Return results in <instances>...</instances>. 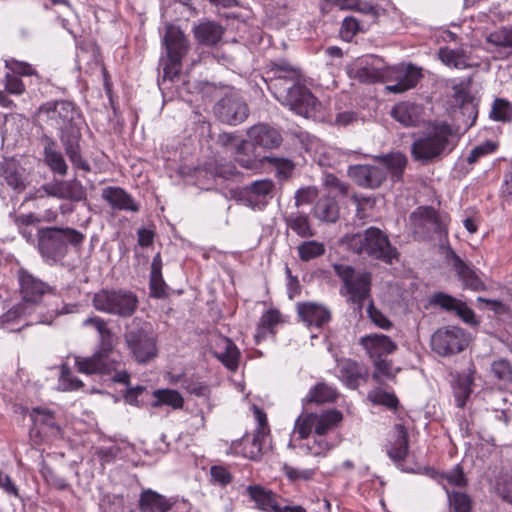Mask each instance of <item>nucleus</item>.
<instances>
[{
    "mask_svg": "<svg viewBox=\"0 0 512 512\" xmlns=\"http://www.w3.org/2000/svg\"><path fill=\"white\" fill-rule=\"evenodd\" d=\"M473 381L472 372L460 374L457 377L454 387V397L457 407L463 408L465 406L467 399L472 393Z\"/></svg>",
    "mask_w": 512,
    "mask_h": 512,
    "instance_id": "37998d69",
    "label": "nucleus"
},
{
    "mask_svg": "<svg viewBox=\"0 0 512 512\" xmlns=\"http://www.w3.org/2000/svg\"><path fill=\"white\" fill-rule=\"evenodd\" d=\"M343 419L340 411L332 409L322 414H315L314 432L318 437H324L326 433L336 427Z\"/></svg>",
    "mask_w": 512,
    "mask_h": 512,
    "instance_id": "c9c22d12",
    "label": "nucleus"
},
{
    "mask_svg": "<svg viewBox=\"0 0 512 512\" xmlns=\"http://www.w3.org/2000/svg\"><path fill=\"white\" fill-rule=\"evenodd\" d=\"M388 66L377 56L359 58L350 70L353 78L362 83L386 82Z\"/></svg>",
    "mask_w": 512,
    "mask_h": 512,
    "instance_id": "4468645a",
    "label": "nucleus"
},
{
    "mask_svg": "<svg viewBox=\"0 0 512 512\" xmlns=\"http://www.w3.org/2000/svg\"><path fill=\"white\" fill-rule=\"evenodd\" d=\"M452 266L463 288L474 292L486 290V285L477 273V270L464 262L457 254L452 253Z\"/></svg>",
    "mask_w": 512,
    "mask_h": 512,
    "instance_id": "4be33fe9",
    "label": "nucleus"
},
{
    "mask_svg": "<svg viewBox=\"0 0 512 512\" xmlns=\"http://www.w3.org/2000/svg\"><path fill=\"white\" fill-rule=\"evenodd\" d=\"M469 344V335L462 328L449 326L440 328L431 337L433 351L441 356L462 352Z\"/></svg>",
    "mask_w": 512,
    "mask_h": 512,
    "instance_id": "9d476101",
    "label": "nucleus"
},
{
    "mask_svg": "<svg viewBox=\"0 0 512 512\" xmlns=\"http://www.w3.org/2000/svg\"><path fill=\"white\" fill-rule=\"evenodd\" d=\"M314 216L321 221L334 223L339 218V207L333 197H322L314 207Z\"/></svg>",
    "mask_w": 512,
    "mask_h": 512,
    "instance_id": "4c0bfd02",
    "label": "nucleus"
},
{
    "mask_svg": "<svg viewBox=\"0 0 512 512\" xmlns=\"http://www.w3.org/2000/svg\"><path fill=\"white\" fill-rule=\"evenodd\" d=\"M274 188L275 184L270 179L254 181L244 188L243 199L253 209H262L273 198Z\"/></svg>",
    "mask_w": 512,
    "mask_h": 512,
    "instance_id": "6ab92c4d",
    "label": "nucleus"
},
{
    "mask_svg": "<svg viewBox=\"0 0 512 512\" xmlns=\"http://www.w3.org/2000/svg\"><path fill=\"white\" fill-rule=\"evenodd\" d=\"M459 302L460 300L445 293H437L431 299V304L440 306L446 311H455Z\"/></svg>",
    "mask_w": 512,
    "mask_h": 512,
    "instance_id": "69168bd1",
    "label": "nucleus"
},
{
    "mask_svg": "<svg viewBox=\"0 0 512 512\" xmlns=\"http://www.w3.org/2000/svg\"><path fill=\"white\" fill-rule=\"evenodd\" d=\"M297 250L299 258L307 262L322 256L325 253V246L321 242L311 240L302 242Z\"/></svg>",
    "mask_w": 512,
    "mask_h": 512,
    "instance_id": "09e8293b",
    "label": "nucleus"
},
{
    "mask_svg": "<svg viewBox=\"0 0 512 512\" xmlns=\"http://www.w3.org/2000/svg\"><path fill=\"white\" fill-rule=\"evenodd\" d=\"M338 396L337 390L326 384L318 383L309 392L306 397L307 402L326 403L334 401Z\"/></svg>",
    "mask_w": 512,
    "mask_h": 512,
    "instance_id": "c03bdc74",
    "label": "nucleus"
},
{
    "mask_svg": "<svg viewBox=\"0 0 512 512\" xmlns=\"http://www.w3.org/2000/svg\"><path fill=\"white\" fill-rule=\"evenodd\" d=\"M246 493L255 502L256 507L264 512H275L278 504L271 490H267L260 485H250L246 488Z\"/></svg>",
    "mask_w": 512,
    "mask_h": 512,
    "instance_id": "473e14b6",
    "label": "nucleus"
},
{
    "mask_svg": "<svg viewBox=\"0 0 512 512\" xmlns=\"http://www.w3.org/2000/svg\"><path fill=\"white\" fill-rule=\"evenodd\" d=\"M282 470L286 477L291 481H309L314 478L318 466L294 467L290 464H283Z\"/></svg>",
    "mask_w": 512,
    "mask_h": 512,
    "instance_id": "de8ad7c7",
    "label": "nucleus"
},
{
    "mask_svg": "<svg viewBox=\"0 0 512 512\" xmlns=\"http://www.w3.org/2000/svg\"><path fill=\"white\" fill-rule=\"evenodd\" d=\"M488 41L496 46L512 49V26L503 27L490 34Z\"/></svg>",
    "mask_w": 512,
    "mask_h": 512,
    "instance_id": "4d7b16f0",
    "label": "nucleus"
},
{
    "mask_svg": "<svg viewBox=\"0 0 512 512\" xmlns=\"http://www.w3.org/2000/svg\"><path fill=\"white\" fill-rule=\"evenodd\" d=\"M102 198L113 208L117 210H126L137 212L138 204L133 198L120 187H106L102 190Z\"/></svg>",
    "mask_w": 512,
    "mask_h": 512,
    "instance_id": "bb28decb",
    "label": "nucleus"
},
{
    "mask_svg": "<svg viewBox=\"0 0 512 512\" xmlns=\"http://www.w3.org/2000/svg\"><path fill=\"white\" fill-rule=\"evenodd\" d=\"M223 33L224 29L222 26L212 21L201 23L194 29V35L197 41L208 46L218 43Z\"/></svg>",
    "mask_w": 512,
    "mask_h": 512,
    "instance_id": "72a5a7b5",
    "label": "nucleus"
},
{
    "mask_svg": "<svg viewBox=\"0 0 512 512\" xmlns=\"http://www.w3.org/2000/svg\"><path fill=\"white\" fill-rule=\"evenodd\" d=\"M349 176L364 188H378L387 178V171L380 163L374 165H354L348 169Z\"/></svg>",
    "mask_w": 512,
    "mask_h": 512,
    "instance_id": "a211bd4d",
    "label": "nucleus"
},
{
    "mask_svg": "<svg viewBox=\"0 0 512 512\" xmlns=\"http://www.w3.org/2000/svg\"><path fill=\"white\" fill-rule=\"evenodd\" d=\"M298 447L305 454L311 455L314 458L325 457L331 449L329 442L324 437H318L317 435Z\"/></svg>",
    "mask_w": 512,
    "mask_h": 512,
    "instance_id": "a18cd8bd",
    "label": "nucleus"
},
{
    "mask_svg": "<svg viewBox=\"0 0 512 512\" xmlns=\"http://www.w3.org/2000/svg\"><path fill=\"white\" fill-rule=\"evenodd\" d=\"M41 121L59 130V138L71 163L89 171V164L81 156V128L84 124L80 111L70 101H50L38 109Z\"/></svg>",
    "mask_w": 512,
    "mask_h": 512,
    "instance_id": "f257e3e1",
    "label": "nucleus"
},
{
    "mask_svg": "<svg viewBox=\"0 0 512 512\" xmlns=\"http://www.w3.org/2000/svg\"><path fill=\"white\" fill-rule=\"evenodd\" d=\"M410 223L414 233L425 235L430 231L442 234L446 228V221L432 207H419L410 215Z\"/></svg>",
    "mask_w": 512,
    "mask_h": 512,
    "instance_id": "dca6fc26",
    "label": "nucleus"
},
{
    "mask_svg": "<svg viewBox=\"0 0 512 512\" xmlns=\"http://www.w3.org/2000/svg\"><path fill=\"white\" fill-rule=\"evenodd\" d=\"M44 160L52 172L61 176L67 174L68 166L60 151L57 150V145L54 140L49 139L44 146Z\"/></svg>",
    "mask_w": 512,
    "mask_h": 512,
    "instance_id": "f704fd0d",
    "label": "nucleus"
},
{
    "mask_svg": "<svg viewBox=\"0 0 512 512\" xmlns=\"http://www.w3.org/2000/svg\"><path fill=\"white\" fill-rule=\"evenodd\" d=\"M375 160L387 171L392 181H399L407 165V157L401 152L376 156Z\"/></svg>",
    "mask_w": 512,
    "mask_h": 512,
    "instance_id": "7c9ffc66",
    "label": "nucleus"
},
{
    "mask_svg": "<svg viewBox=\"0 0 512 512\" xmlns=\"http://www.w3.org/2000/svg\"><path fill=\"white\" fill-rule=\"evenodd\" d=\"M214 355L229 370L235 371L239 363V350L236 345L226 337H218L214 345Z\"/></svg>",
    "mask_w": 512,
    "mask_h": 512,
    "instance_id": "c85d7f7f",
    "label": "nucleus"
},
{
    "mask_svg": "<svg viewBox=\"0 0 512 512\" xmlns=\"http://www.w3.org/2000/svg\"><path fill=\"white\" fill-rule=\"evenodd\" d=\"M153 395L156 399L152 404L154 407L165 404L172 406L174 409H178L183 406V397L175 390L160 389L154 391Z\"/></svg>",
    "mask_w": 512,
    "mask_h": 512,
    "instance_id": "49530a36",
    "label": "nucleus"
},
{
    "mask_svg": "<svg viewBox=\"0 0 512 512\" xmlns=\"http://www.w3.org/2000/svg\"><path fill=\"white\" fill-rule=\"evenodd\" d=\"M359 344L371 360L392 354L398 348V345L389 336L378 333L362 336L359 339Z\"/></svg>",
    "mask_w": 512,
    "mask_h": 512,
    "instance_id": "412c9836",
    "label": "nucleus"
},
{
    "mask_svg": "<svg viewBox=\"0 0 512 512\" xmlns=\"http://www.w3.org/2000/svg\"><path fill=\"white\" fill-rule=\"evenodd\" d=\"M496 148V145L493 143V142H485V143H482L476 147H474L468 157H467V162L469 164H474L476 163L481 157L489 154V153H492Z\"/></svg>",
    "mask_w": 512,
    "mask_h": 512,
    "instance_id": "338daca9",
    "label": "nucleus"
},
{
    "mask_svg": "<svg viewBox=\"0 0 512 512\" xmlns=\"http://www.w3.org/2000/svg\"><path fill=\"white\" fill-rule=\"evenodd\" d=\"M361 30L359 21L352 16L345 17L340 28V36L344 41H351Z\"/></svg>",
    "mask_w": 512,
    "mask_h": 512,
    "instance_id": "13d9d810",
    "label": "nucleus"
},
{
    "mask_svg": "<svg viewBox=\"0 0 512 512\" xmlns=\"http://www.w3.org/2000/svg\"><path fill=\"white\" fill-rule=\"evenodd\" d=\"M163 43L169 60L164 68V76L172 78L180 71L182 59L189 50V42L180 28L168 25Z\"/></svg>",
    "mask_w": 512,
    "mask_h": 512,
    "instance_id": "6e6552de",
    "label": "nucleus"
},
{
    "mask_svg": "<svg viewBox=\"0 0 512 512\" xmlns=\"http://www.w3.org/2000/svg\"><path fill=\"white\" fill-rule=\"evenodd\" d=\"M315 413H302L297 417L294 423L292 437L298 439H307L314 429ZM294 438H292L288 444L289 448L295 449L296 445L293 444Z\"/></svg>",
    "mask_w": 512,
    "mask_h": 512,
    "instance_id": "79ce46f5",
    "label": "nucleus"
},
{
    "mask_svg": "<svg viewBox=\"0 0 512 512\" xmlns=\"http://www.w3.org/2000/svg\"><path fill=\"white\" fill-rule=\"evenodd\" d=\"M37 249L46 260L57 262L62 260L68 252V245H80L84 235L70 227H42L37 229Z\"/></svg>",
    "mask_w": 512,
    "mask_h": 512,
    "instance_id": "39448f33",
    "label": "nucleus"
},
{
    "mask_svg": "<svg viewBox=\"0 0 512 512\" xmlns=\"http://www.w3.org/2000/svg\"><path fill=\"white\" fill-rule=\"evenodd\" d=\"M264 160L272 164L283 178H288L294 170V163L287 158L267 156Z\"/></svg>",
    "mask_w": 512,
    "mask_h": 512,
    "instance_id": "bf43d9fd",
    "label": "nucleus"
},
{
    "mask_svg": "<svg viewBox=\"0 0 512 512\" xmlns=\"http://www.w3.org/2000/svg\"><path fill=\"white\" fill-rule=\"evenodd\" d=\"M297 312L307 326L322 327L330 320V311L323 305L304 302L297 305Z\"/></svg>",
    "mask_w": 512,
    "mask_h": 512,
    "instance_id": "a878e982",
    "label": "nucleus"
},
{
    "mask_svg": "<svg viewBox=\"0 0 512 512\" xmlns=\"http://www.w3.org/2000/svg\"><path fill=\"white\" fill-rule=\"evenodd\" d=\"M491 371L493 375L505 384L512 383V364L505 359H499L492 363Z\"/></svg>",
    "mask_w": 512,
    "mask_h": 512,
    "instance_id": "864d4df0",
    "label": "nucleus"
},
{
    "mask_svg": "<svg viewBox=\"0 0 512 512\" xmlns=\"http://www.w3.org/2000/svg\"><path fill=\"white\" fill-rule=\"evenodd\" d=\"M455 145L453 128L446 122H434L413 142L411 154L415 160L427 163L450 153Z\"/></svg>",
    "mask_w": 512,
    "mask_h": 512,
    "instance_id": "20e7f679",
    "label": "nucleus"
},
{
    "mask_svg": "<svg viewBox=\"0 0 512 512\" xmlns=\"http://www.w3.org/2000/svg\"><path fill=\"white\" fill-rule=\"evenodd\" d=\"M372 361H373V365H374V368H375V371L373 373V379L378 381L380 376H384V377H387V378H394L395 377L396 372L398 371V369L394 370L392 368V363L390 361H388L386 359H383V357L382 358L374 359Z\"/></svg>",
    "mask_w": 512,
    "mask_h": 512,
    "instance_id": "052dcab7",
    "label": "nucleus"
},
{
    "mask_svg": "<svg viewBox=\"0 0 512 512\" xmlns=\"http://www.w3.org/2000/svg\"><path fill=\"white\" fill-rule=\"evenodd\" d=\"M367 314L369 319L377 327L389 330L392 327V322L379 310L371 301L367 307Z\"/></svg>",
    "mask_w": 512,
    "mask_h": 512,
    "instance_id": "680f3d73",
    "label": "nucleus"
},
{
    "mask_svg": "<svg viewBox=\"0 0 512 512\" xmlns=\"http://www.w3.org/2000/svg\"><path fill=\"white\" fill-rule=\"evenodd\" d=\"M140 510L142 512H166L170 509V503L160 494L147 490L140 496Z\"/></svg>",
    "mask_w": 512,
    "mask_h": 512,
    "instance_id": "e433bc0d",
    "label": "nucleus"
},
{
    "mask_svg": "<svg viewBox=\"0 0 512 512\" xmlns=\"http://www.w3.org/2000/svg\"><path fill=\"white\" fill-rule=\"evenodd\" d=\"M299 73L295 69L277 66L275 76L268 83L274 97L298 115L309 117L318 108L316 97L298 82Z\"/></svg>",
    "mask_w": 512,
    "mask_h": 512,
    "instance_id": "f03ea898",
    "label": "nucleus"
},
{
    "mask_svg": "<svg viewBox=\"0 0 512 512\" xmlns=\"http://www.w3.org/2000/svg\"><path fill=\"white\" fill-rule=\"evenodd\" d=\"M333 270L343 283L340 289L341 295L361 310L363 302L370 298L371 273L356 271L352 266L342 263L333 264Z\"/></svg>",
    "mask_w": 512,
    "mask_h": 512,
    "instance_id": "423d86ee",
    "label": "nucleus"
},
{
    "mask_svg": "<svg viewBox=\"0 0 512 512\" xmlns=\"http://www.w3.org/2000/svg\"><path fill=\"white\" fill-rule=\"evenodd\" d=\"M138 304L137 295L126 289H101L92 298V305L97 311L119 318L133 316Z\"/></svg>",
    "mask_w": 512,
    "mask_h": 512,
    "instance_id": "0eeeda50",
    "label": "nucleus"
},
{
    "mask_svg": "<svg viewBox=\"0 0 512 512\" xmlns=\"http://www.w3.org/2000/svg\"><path fill=\"white\" fill-rule=\"evenodd\" d=\"M247 135L251 144L255 147H262L264 149L277 148L282 143V137L280 133L265 124H258L252 126Z\"/></svg>",
    "mask_w": 512,
    "mask_h": 512,
    "instance_id": "393cba45",
    "label": "nucleus"
},
{
    "mask_svg": "<svg viewBox=\"0 0 512 512\" xmlns=\"http://www.w3.org/2000/svg\"><path fill=\"white\" fill-rule=\"evenodd\" d=\"M438 58L444 65L458 70L472 67L470 52L462 47H441L438 51Z\"/></svg>",
    "mask_w": 512,
    "mask_h": 512,
    "instance_id": "c756f323",
    "label": "nucleus"
},
{
    "mask_svg": "<svg viewBox=\"0 0 512 512\" xmlns=\"http://www.w3.org/2000/svg\"><path fill=\"white\" fill-rule=\"evenodd\" d=\"M28 308L22 303L15 304L5 314L0 316V327L15 330L11 325L27 313Z\"/></svg>",
    "mask_w": 512,
    "mask_h": 512,
    "instance_id": "603ef678",
    "label": "nucleus"
},
{
    "mask_svg": "<svg viewBox=\"0 0 512 512\" xmlns=\"http://www.w3.org/2000/svg\"><path fill=\"white\" fill-rule=\"evenodd\" d=\"M217 118L229 125H237L245 121L249 115L246 102L236 94H230L219 100L214 106Z\"/></svg>",
    "mask_w": 512,
    "mask_h": 512,
    "instance_id": "ddd939ff",
    "label": "nucleus"
},
{
    "mask_svg": "<svg viewBox=\"0 0 512 512\" xmlns=\"http://www.w3.org/2000/svg\"><path fill=\"white\" fill-rule=\"evenodd\" d=\"M491 114L496 120L509 121L512 119V105L508 101L497 99L493 105Z\"/></svg>",
    "mask_w": 512,
    "mask_h": 512,
    "instance_id": "e2e57ef3",
    "label": "nucleus"
},
{
    "mask_svg": "<svg viewBox=\"0 0 512 512\" xmlns=\"http://www.w3.org/2000/svg\"><path fill=\"white\" fill-rule=\"evenodd\" d=\"M10 217L12 218L18 233L26 240V242L29 244H35L37 237H35L34 230L37 224L41 222V219L32 212L11 214Z\"/></svg>",
    "mask_w": 512,
    "mask_h": 512,
    "instance_id": "2f4dec72",
    "label": "nucleus"
},
{
    "mask_svg": "<svg viewBox=\"0 0 512 512\" xmlns=\"http://www.w3.org/2000/svg\"><path fill=\"white\" fill-rule=\"evenodd\" d=\"M5 90L10 94L21 95L25 92V85L18 76L8 72L5 75Z\"/></svg>",
    "mask_w": 512,
    "mask_h": 512,
    "instance_id": "774afa93",
    "label": "nucleus"
},
{
    "mask_svg": "<svg viewBox=\"0 0 512 512\" xmlns=\"http://www.w3.org/2000/svg\"><path fill=\"white\" fill-rule=\"evenodd\" d=\"M390 115L404 127H417L424 122L425 109L420 104L402 101L393 106Z\"/></svg>",
    "mask_w": 512,
    "mask_h": 512,
    "instance_id": "aec40b11",
    "label": "nucleus"
},
{
    "mask_svg": "<svg viewBox=\"0 0 512 512\" xmlns=\"http://www.w3.org/2000/svg\"><path fill=\"white\" fill-rule=\"evenodd\" d=\"M449 505L454 512H471L472 500L469 495L459 491H448Z\"/></svg>",
    "mask_w": 512,
    "mask_h": 512,
    "instance_id": "8fccbe9b",
    "label": "nucleus"
},
{
    "mask_svg": "<svg viewBox=\"0 0 512 512\" xmlns=\"http://www.w3.org/2000/svg\"><path fill=\"white\" fill-rule=\"evenodd\" d=\"M422 77L421 69L413 65L388 66L386 82L395 81V84L387 85L385 90L390 93H403L414 88Z\"/></svg>",
    "mask_w": 512,
    "mask_h": 512,
    "instance_id": "2eb2a0df",
    "label": "nucleus"
},
{
    "mask_svg": "<svg viewBox=\"0 0 512 512\" xmlns=\"http://www.w3.org/2000/svg\"><path fill=\"white\" fill-rule=\"evenodd\" d=\"M22 303L29 308L39 304L43 296L55 294V289L34 276L28 270L20 268L17 272Z\"/></svg>",
    "mask_w": 512,
    "mask_h": 512,
    "instance_id": "9b49d317",
    "label": "nucleus"
},
{
    "mask_svg": "<svg viewBox=\"0 0 512 512\" xmlns=\"http://www.w3.org/2000/svg\"><path fill=\"white\" fill-rule=\"evenodd\" d=\"M84 326H92L99 334L100 347L105 350H113V334L107 326L106 320L99 316L89 317L83 321Z\"/></svg>",
    "mask_w": 512,
    "mask_h": 512,
    "instance_id": "ea45409f",
    "label": "nucleus"
},
{
    "mask_svg": "<svg viewBox=\"0 0 512 512\" xmlns=\"http://www.w3.org/2000/svg\"><path fill=\"white\" fill-rule=\"evenodd\" d=\"M408 432L402 424H396L393 428V439L387 446V454L394 462H402L408 455Z\"/></svg>",
    "mask_w": 512,
    "mask_h": 512,
    "instance_id": "cd10ccee",
    "label": "nucleus"
},
{
    "mask_svg": "<svg viewBox=\"0 0 512 512\" xmlns=\"http://www.w3.org/2000/svg\"><path fill=\"white\" fill-rule=\"evenodd\" d=\"M237 143H239V145L237 146L236 151V162L247 169H254L258 167L257 158L255 156L245 154V150L249 148V143L246 141H237Z\"/></svg>",
    "mask_w": 512,
    "mask_h": 512,
    "instance_id": "5fc2aeb1",
    "label": "nucleus"
},
{
    "mask_svg": "<svg viewBox=\"0 0 512 512\" xmlns=\"http://www.w3.org/2000/svg\"><path fill=\"white\" fill-rule=\"evenodd\" d=\"M212 482L220 486H226L232 482V475L229 470L221 465H214L210 468Z\"/></svg>",
    "mask_w": 512,
    "mask_h": 512,
    "instance_id": "0e129e2a",
    "label": "nucleus"
},
{
    "mask_svg": "<svg viewBox=\"0 0 512 512\" xmlns=\"http://www.w3.org/2000/svg\"><path fill=\"white\" fill-rule=\"evenodd\" d=\"M339 379L350 389L358 388L361 383H365L368 379V369L351 359H344L339 362Z\"/></svg>",
    "mask_w": 512,
    "mask_h": 512,
    "instance_id": "5701e85b",
    "label": "nucleus"
},
{
    "mask_svg": "<svg viewBox=\"0 0 512 512\" xmlns=\"http://www.w3.org/2000/svg\"><path fill=\"white\" fill-rule=\"evenodd\" d=\"M41 190L48 196L75 202L83 201L87 196L85 187L77 179L46 183Z\"/></svg>",
    "mask_w": 512,
    "mask_h": 512,
    "instance_id": "f3484780",
    "label": "nucleus"
},
{
    "mask_svg": "<svg viewBox=\"0 0 512 512\" xmlns=\"http://www.w3.org/2000/svg\"><path fill=\"white\" fill-rule=\"evenodd\" d=\"M5 68H7L10 73L18 77L32 76L36 74V70L29 63L21 62L14 58L5 60Z\"/></svg>",
    "mask_w": 512,
    "mask_h": 512,
    "instance_id": "6e6d98bb",
    "label": "nucleus"
},
{
    "mask_svg": "<svg viewBox=\"0 0 512 512\" xmlns=\"http://www.w3.org/2000/svg\"><path fill=\"white\" fill-rule=\"evenodd\" d=\"M367 397L372 403L384 405L388 408H396L398 405V399L393 393L386 392L380 388L371 390Z\"/></svg>",
    "mask_w": 512,
    "mask_h": 512,
    "instance_id": "3c124183",
    "label": "nucleus"
},
{
    "mask_svg": "<svg viewBox=\"0 0 512 512\" xmlns=\"http://www.w3.org/2000/svg\"><path fill=\"white\" fill-rule=\"evenodd\" d=\"M267 437L265 431L254 432L252 436H244L239 441H234L231 450L237 455L256 460L262 455L263 446Z\"/></svg>",
    "mask_w": 512,
    "mask_h": 512,
    "instance_id": "b1692460",
    "label": "nucleus"
},
{
    "mask_svg": "<svg viewBox=\"0 0 512 512\" xmlns=\"http://www.w3.org/2000/svg\"><path fill=\"white\" fill-rule=\"evenodd\" d=\"M113 350H105L104 347H100L90 357H76L75 365L80 373L92 375H110L112 371L117 369L120 365V361L111 357Z\"/></svg>",
    "mask_w": 512,
    "mask_h": 512,
    "instance_id": "f8f14e48",
    "label": "nucleus"
},
{
    "mask_svg": "<svg viewBox=\"0 0 512 512\" xmlns=\"http://www.w3.org/2000/svg\"><path fill=\"white\" fill-rule=\"evenodd\" d=\"M0 173L5 182L15 190L24 189V181L14 160H5L0 164Z\"/></svg>",
    "mask_w": 512,
    "mask_h": 512,
    "instance_id": "a19ab883",
    "label": "nucleus"
},
{
    "mask_svg": "<svg viewBox=\"0 0 512 512\" xmlns=\"http://www.w3.org/2000/svg\"><path fill=\"white\" fill-rule=\"evenodd\" d=\"M342 243L355 254L365 255L392 265L398 261L399 253L385 232L376 227H369L363 232L346 234Z\"/></svg>",
    "mask_w": 512,
    "mask_h": 512,
    "instance_id": "7ed1b4c3",
    "label": "nucleus"
},
{
    "mask_svg": "<svg viewBox=\"0 0 512 512\" xmlns=\"http://www.w3.org/2000/svg\"><path fill=\"white\" fill-rule=\"evenodd\" d=\"M124 338L136 362L146 364L156 358L158 353L156 337L150 329L140 327L129 330Z\"/></svg>",
    "mask_w": 512,
    "mask_h": 512,
    "instance_id": "1a4fd4ad",
    "label": "nucleus"
},
{
    "mask_svg": "<svg viewBox=\"0 0 512 512\" xmlns=\"http://www.w3.org/2000/svg\"><path fill=\"white\" fill-rule=\"evenodd\" d=\"M286 225L299 237L308 238L314 236L309 216L302 212L291 213L285 218Z\"/></svg>",
    "mask_w": 512,
    "mask_h": 512,
    "instance_id": "58836bf2",
    "label": "nucleus"
}]
</instances>
